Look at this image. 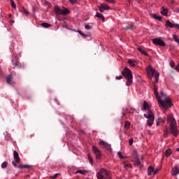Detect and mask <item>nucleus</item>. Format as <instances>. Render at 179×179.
<instances>
[{"instance_id":"obj_29","label":"nucleus","mask_w":179,"mask_h":179,"mask_svg":"<svg viewBox=\"0 0 179 179\" xmlns=\"http://www.w3.org/2000/svg\"><path fill=\"white\" fill-rule=\"evenodd\" d=\"M3 134L6 137V138H7V139L10 138V137H11V136H10V134H9L8 131H4Z\"/></svg>"},{"instance_id":"obj_7","label":"nucleus","mask_w":179,"mask_h":179,"mask_svg":"<svg viewBox=\"0 0 179 179\" xmlns=\"http://www.w3.org/2000/svg\"><path fill=\"white\" fill-rule=\"evenodd\" d=\"M145 117L148 118V126H152L154 123L155 120V115L152 113V110L150 109H148V114L146 113L144 114Z\"/></svg>"},{"instance_id":"obj_47","label":"nucleus","mask_w":179,"mask_h":179,"mask_svg":"<svg viewBox=\"0 0 179 179\" xmlns=\"http://www.w3.org/2000/svg\"><path fill=\"white\" fill-rule=\"evenodd\" d=\"M24 13L25 14H29V11L27 10H25V9L24 10Z\"/></svg>"},{"instance_id":"obj_30","label":"nucleus","mask_w":179,"mask_h":179,"mask_svg":"<svg viewBox=\"0 0 179 179\" xmlns=\"http://www.w3.org/2000/svg\"><path fill=\"white\" fill-rule=\"evenodd\" d=\"M8 162H7V161H4L1 164V168H6V166H8Z\"/></svg>"},{"instance_id":"obj_9","label":"nucleus","mask_w":179,"mask_h":179,"mask_svg":"<svg viewBox=\"0 0 179 179\" xmlns=\"http://www.w3.org/2000/svg\"><path fill=\"white\" fill-rule=\"evenodd\" d=\"M92 150H93L94 153L95 154L96 159H101V156H102V152L99 150V148H98V147H96V145H92Z\"/></svg>"},{"instance_id":"obj_27","label":"nucleus","mask_w":179,"mask_h":179,"mask_svg":"<svg viewBox=\"0 0 179 179\" xmlns=\"http://www.w3.org/2000/svg\"><path fill=\"white\" fill-rule=\"evenodd\" d=\"M17 168H27V169H29V168H31V165H17Z\"/></svg>"},{"instance_id":"obj_48","label":"nucleus","mask_w":179,"mask_h":179,"mask_svg":"<svg viewBox=\"0 0 179 179\" xmlns=\"http://www.w3.org/2000/svg\"><path fill=\"white\" fill-rule=\"evenodd\" d=\"M159 122H160L159 117H158V120L157 122V126H159Z\"/></svg>"},{"instance_id":"obj_52","label":"nucleus","mask_w":179,"mask_h":179,"mask_svg":"<svg viewBox=\"0 0 179 179\" xmlns=\"http://www.w3.org/2000/svg\"><path fill=\"white\" fill-rule=\"evenodd\" d=\"M8 16H9L10 18H11L12 17V14H9Z\"/></svg>"},{"instance_id":"obj_11","label":"nucleus","mask_w":179,"mask_h":179,"mask_svg":"<svg viewBox=\"0 0 179 179\" xmlns=\"http://www.w3.org/2000/svg\"><path fill=\"white\" fill-rule=\"evenodd\" d=\"M99 144L101 145H103L107 150H111V145H110V144H109L108 143H106L103 140H101L99 141Z\"/></svg>"},{"instance_id":"obj_14","label":"nucleus","mask_w":179,"mask_h":179,"mask_svg":"<svg viewBox=\"0 0 179 179\" xmlns=\"http://www.w3.org/2000/svg\"><path fill=\"white\" fill-rule=\"evenodd\" d=\"M165 24L170 28H176V24H172L169 20H166Z\"/></svg>"},{"instance_id":"obj_39","label":"nucleus","mask_w":179,"mask_h":179,"mask_svg":"<svg viewBox=\"0 0 179 179\" xmlns=\"http://www.w3.org/2000/svg\"><path fill=\"white\" fill-rule=\"evenodd\" d=\"M58 175H59V173H55L52 176H50V178H52V179H55L56 178L58 177Z\"/></svg>"},{"instance_id":"obj_42","label":"nucleus","mask_w":179,"mask_h":179,"mask_svg":"<svg viewBox=\"0 0 179 179\" xmlns=\"http://www.w3.org/2000/svg\"><path fill=\"white\" fill-rule=\"evenodd\" d=\"M70 3H71L72 4H75L76 3H77V0H69Z\"/></svg>"},{"instance_id":"obj_53","label":"nucleus","mask_w":179,"mask_h":179,"mask_svg":"<svg viewBox=\"0 0 179 179\" xmlns=\"http://www.w3.org/2000/svg\"><path fill=\"white\" fill-rule=\"evenodd\" d=\"M13 22H15V21H13V20H10V23L13 24Z\"/></svg>"},{"instance_id":"obj_13","label":"nucleus","mask_w":179,"mask_h":179,"mask_svg":"<svg viewBox=\"0 0 179 179\" xmlns=\"http://www.w3.org/2000/svg\"><path fill=\"white\" fill-rule=\"evenodd\" d=\"M109 8H110V7L107 4H101V6H99L100 13H103V11H105V10H109Z\"/></svg>"},{"instance_id":"obj_55","label":"nucleus","mask_w":179,"mask_h":179,"mask_svg":"<svg viewBox=\"0 0 179 179\" xmlns=\"http://www.w3.org/2000/svg\"><path fill=\"white\" fill-rule=\"evenodd\" d=\"M178 13H179V8H178Z\"/></svg>"},{"instance_id":"obj_23","label":"nucleus","mask_w":179,"mask_h":179,"mask_svg":"<svg viewBox=\"0 0 179 179\" xmlns=\"http://www.w3.org/2000/svg\"><path fill=\"white\" fill-rule=\"evenodd\" d=\"M13 77V74H9V76L6 78V83L10 84Z\"/></svg>"},{"instance_id":"obj_8","label":"nucleus","mask_w":179,"mask_h":179,"mask_svg":"<svg viewBox=\"0 0 179 179\" xmlns=\"http://www.w3.org/2000/svg\"><path fill=\"white\" fill-rule=\"evenodd\" d=\"M12 63L13 66H15L17 69L24 68V64L20 62V59L17 57H14V59H12Z\"/></svg>"},{"instance_id":"obj_17","label":"nucleus","mask_w":179,"mask_h":179,"mask_svg":"<svg viewBox=\"0 0 179 179\" xmlns=\"http://www.w3.org/2000/svg\"><path fill=\"white\" fill-rule=\"evenodd\" d=\"M89 171L87 169H78L76 171V173H81L82 175H87Z\"/></svg>"},{"instance_id":"obj_38","label":"nucleus","mask_w":179,"mask_h":179,"mask_svg":"<svg viewBox=\"0 0 179 179\" xmlns=\"http://www.w3.org/2000/svg\"><path fill=\"white\" fill-rule=\"evenodd\" d=\"M160 169H161V168H157L156 169H154V175L157 173V172H159V171H160Z\"/></svg>"},{"instance_id":"obj_15","label":"nucleus","mask_w":179,"mask_h":179,"mask_svg":"<svg viewBox=\"0 0 179 179\" xmlns=\"http://www.w3.org/2000/svg\"><path fill=\"white\" fill-rule=\"evenodd\" d=\"M135 109L134 108H132L131 109L129 110V109H123V112H122V117H124V116H126V113L125 112L128 113H131V112H134Z\"/></svg>"},{"instance_id":"obj_36","label":"nucleus","mask_w":179,"mask_h":179,"mask_svg":"<svg viewBox=\"0 0 179 179\" xmlns=\"http://www.w3.org/2000/svg\"><path fill=\"white\" fill-rule=\"evenodd\" d=\"M135 164H136V165H141V159H139L138 158H137L135 161Z\"/></svg>"},{"instance_id":"obj_6","label":"nucleus","mask_w":179,"mask_h":179,"mask_svg":"<svg viewBox=\"0 0 179 179\" xmlns=\"http://www.w3.org/2000/svg\"><path fill=\"white\" fill-rule=\"evenodd\" d=\"M55 12L56 13V15H61L63 14V15H66L69 13V10L66 8V7H63V8H60L58 6H55Z\"/></svg>"},{"instance_id":"obj_50","label":"nucleus","mask_w":179,"mask_h":179,"mask_svg":"<svg viewBox=\"0 0 179 179\" xmlns=\"http://www.w3.org/2000/svg\"><path fill=\"white\" fill-rule=\"evenodd\" d=\"M176 28H178V29H179V24H176Z\"/></svg>"},{"instance_id":"obj_2","label":"nucleus","mask_w":179,"mask_h":179,"mask_svg":"<svg viewBox=\"0 0 179 179\" xmlns=\"http://www.w3.org/2000/svg\"><path fill=\"white\" fill-rule=\"evenodd\" d=\"M167 121L169 123H170V130L171 133L175 136V137H177L178 134V127H177V123L176 119H174L173 115H167Z\"/></svg>"},{"instance_id":"obj_45","label":"nucleus","mask_w":179,"mask_h":179,"mask_svg":"<svg viewBox=\"0 0 179 179\" xmlns=\"http://www.w3.org/2000/svg\"><path fill=\"white\" fill-rule=\"evenodd\" d=\"M12 164L14 165L15 167L17 166V165L15 161H12Z\"/></svg>"},{"instance_id":"obj_1","label":"nucleus","mask_w":179,"mask_h":179,"mask_svg":"<svg viewBox=\"0 0 179 179\" xmlns=\"http://www.w3.org/2000/svg\"><path fill=\"white\" fill-rule=\"evenodd\" d=\"M154 92H155V95L157 98V99L158 100V103H159V105H161V106H162V108H169L171 106H172L173 103L170 99V98H166V95L164 94V92H163V91L161 92V96L159 94L158 92V87L157 85H156V84H154ZM164 98V99H162V98Z\"/></svg>"},{"instance_id":"obj_34","label":"nucleus","mask_w":179,"mask_h":179,"mask_svg":"<svg viewBox=\"0 0 179 179\" xmlns=\"http://www.w3.org/2000/svg\"><path fill=\"white\" fill-rule=\"evenodd\" d=\"M143 108H144V109H148V108H149V105H148V102H146V101H144Z\"/></svg>"},{"instance_id":"obj_46","label":"nucleus","mask_w":179,"mask_h":179,"mask_svg":"<svg viewBox=\"0 0 179 179\" xmlns=\"http://www.w3.org/2000/svg\"><path fill=\"white\" fill-rule=\"evenodd\" d=\"M79 33L80 35H82L83 36H86V35H85V34H83V32H82V31H79Z\"/></svg>"},{"instance_id":"obj_43","label":"nucleus","mask_w":179,"mask_h":179,"mask_svg":"<svg viewBox=\"0 0 179 179\" xmlns=\"http://www.w3.org/2000/svg\"><path fill=\"white\" fill-rule=\"evenodd\" d=\"M170 64H171V67H175L174 62H171Z\"/></svg>"},{"instance_id":"obj_56","label":"nucleus","mask_w":179,"mask_h":179,"mask_svg":"<svg viewBox=\"0 0 179 179\" xmlns=\"http://www.w3.org/2000/svg\"><path fill=\"white\" fill-rule=\"evenodd\" d=\"M178 66H179V64H178Z\"/></svg>"},{"instance_id":"obj_4","label":"nucleus","mask_w":179,"mask_h":179,"mask_svg":"<svg viewBox=\"0 0 179 179\" xmlns=\"http://www.w3.org/2000/svg\"><path fill=\"white\" fill-rule=\"evenodd\" d=\"M147 73L149 78H152L155 76V83H158L159 81V73L155 70V69H153L151 66H148L147 68Z\"/></svg>"},{"instance_id":"obj_5","label":"nucleus","mask_w":179,"mask_h":179,"mask_svg":"<svg viewBox=\"0 0 179 179\" xmlns=\"http://www.w3.org/2000/svg\"><path fill=\"white\" fill-rule=\"evenodd\" d=\"M97 179H111V175L105 169L101 168L99 172L96 173Z\"/></svg>"},{"instance_id":"obj_19","label":"nucleus","mask_w":179,"mask_h":179,"mask_svg":"<svg viewBox=\"0 0 179 179\" xmlns=\"http://www.w3.org/2000/svg\"><path fill=\"white\" fill-rule=\"evenodd\" d=\"M168 13H169V8H165V7H162V10L161 11V14H162V15L167 16L168 15Z\"/></svg>"},{"instance_id":"obj_12","label":"nucleus","mask_w":179,"mask_h":179,"mask_svg":"<svg viewBox=\"0 0 179 179\" xmlns=\"http://www.w3.org/2000/svg\"><path fill=\"white\" fill-rule=\"evenodd\" d=\"M13 157L15 162H17V163L20 162L21 159H20V157L19 156V152H17L16 150L13 151Z\"/></svg>"},{"instance_id":"obj_49","label":"nucleus","mask_w":179,"mask_h":179,"mask_svg":"<svg viewBox=\"0 0 179 179\" xmlns=\"http://www.w3.org/2000/svg\"><path fill=\"white\" fill-rule=\"evenodd\" d=\"M129 164H124V167H125V168L127 169V168H129Z\"/></svg>"},{"instance_id":"obj_18","label":"nucleus","mask_w":179,"mask_h":179,"mask_svg":"<svg viewBox=\"0 0 179 179\" xmlns=\"http://www.w3.org/2000/svg\"><path fill=\"white\" fill-rule=\"evenodd\" d=\"M128 63L130 66H132L133 67H134L135 66H136V64H138L136 60H132V59H129L128 60Z\"/></svg>"},{"instance_id":"obj_54","label":"nucleus","mask_w":179,"mask_h":179,"mask_svg":"<svg viewBox=\"0 0 179 179\" xmlns=\"http://www.w3.org/2000/svg\"><path fill=\"white\" fill-rule=\"evenodd\" d=\"M176 150H177V151H179V147H178V148H176Z\"/></svg>"},{"instance_id":"obj_32","label":"nucleus","mask_w":179,"mask_h":179,"mask_svg":"<svg viewBox=\"0 0 179 179\" xmlns=\"http://www.w3.org/2000/svg\"><path fill=\"white\" fill-rule=\"evenodd\" d=\"M117 155L120 158H122V159L127 158V157H124V155H122V152H121V151L117 152Z\"/></svg>"},{"instance_id":"obj_40","label":"nucleus","mask_w":179,"mask_h":179,"mask_svg":"<svg viewBox=\"0 0 179 179\" xmlns=\"http://www.w3.org/2000/svg\"><path fill=\"white\" fill-rule=\"evenodd\" d=\"M92 28V27H91V25H89V24L85 25V29L89 30V29H91Z\"/></svg>"},{"instance_id":"obj_44","label":"nucleus","mask_w":179,"mask_h":179,"mask_svg":"<svg viewBox=\"0 0 179 179\" xmlns=\"http://www.w3.org/2000/svg\"><path fill=\"white\" fill-rule=\"evenodd\" d=\"M122 78V76H117V77H116V79L117 80H121Z\"/></svg>"},{"instance_id":"obj_21","label":"nucleus","mask_w":179,"mask_h":179,"mask_svg":"<svg viewBox=\"0 0 179 179\" xmlns=\"http://www.w3.org/2000/svg\"><path fill=\"white\" fill-rule=\"evenodd\" d=\"M96 17L100 18L102 21H104L105 20V17H103V14H101L100 13H96Z\"/></svg>"},{"instance_id":"obj_28","label":"nucleus","mask_w":179,"mask_h":179,"mask_svg":"<svg viewBox=\"0 0 179 179\" xmlns=\"http://www.w3.org/2000/svg\"><path fill=\"white\" fill-rule=\"evenodd\" d=\"M134 24H131L130 25H127L125 29L132 30V29H134Z\"/></svg>"},{"instance_id":"obj_51","label":"nucleus","mask_w":179,"mask_h":179,"mask_svg":"<svg viewBox=\"0 0 179 179\" xmlns=\"http://www.w3.org/2000/svg\"><path fill=\"white\" fill-rule=\"evenodd\" d=\"M176 70H177L178 71H179V67L178 66H176V67H175Z\"/></svg>"},{"instance_id":"obj_41","label":"nucleus","mask_w":179,"mask_h":179,"mask_svg":"<svg viewBox=\"0 0 179 179\" xmlns=\"http://www.w3.org/2000/svg\"><path fill=\"white\" fill-rule=\"evenodd\" d=\"M129 145H132V144H133V143H134V138H130V139L129 140Z\"/></svg>"},{"instance_id":"obj_25","label":"nucleus","mask_w":179,"mask_h":179,"mask_svg":"<svg viewBox=\"0 0 179 179\" xmlns=\"http://www.w3.org/2000/svg\"><path fill=\"white\" fill-rule=\"evenodd\" d=\"M152 17H153V18H155V20H158V21H162V17L158 16V15H157V14H153V15H152Z\"/></svg>"},{"instance_id":"obj_10","label":"nucleus","mask_w":179,"mask_h":179,"mask_svg":"<svg viewBox=\"0 0 179 179\" xmlns=\"http://www.w3.org/2000/svg\"><path fill=\"white\" fill-rule=\"evenodd\" d=\"M153 43L155 45H159L160 46H166V43L161 38H155L152 39Z\"/></svg>"},{"instance_id":"obj_24","label":"nucleus","mask_w":179,"mask_h":179,"mask_svg":"<svg viewBox=\"0 0 179 179\" xmlns=\"http://www.w3.org/2000/svg\"><path fill=\"white\" fill-rule=\"evenodd\" d=\"M171 152L172 151L171 148H168V150L165 151V155H166V157H170V155H171Z\"/></svg>"},{"instance_id":"obj_37","label":"nucleus","mask_w":179,"mask_h":179,"mask_svg":"<svg viewBox=\"0 0 179 179\" xmlns=\"http://www.w3.org/2000/svg\"><path fill=\"white\" fill-rule=\"evenodd\" d=\"M159 120L162 122V123H164L166 122V117H159Z\"/></svg>"},{"instance_id":"obj_16","label":"nucleus","mask_w":179,"mask_h":179,"mask_svg":"<svg viewBox=\"0 0 179 179\" xmlns=\"http://www.w3.org/2000/svg\"><path fill=\"white\" fill-rule=\"evenodd\" d=\"M179 173V167L178 166H174L172 168V175L176 176Z\"/></svg>"},{"instance_id":"obj_22","label":"nucleus","mask_w":179,"mask_h":179,"mask_svg":"<svg viewBox=\"0 0 179 179\" xmlns=\"http://www.w3.org/2000/svg\"><path fill=\"white\" fill-rule=\"evenodd\" d=\"M148 175H152V172H153V173H154L155 169H154L153 166H152V165H150V166L148 167Z\"/></svg>"},{"instance_id":"obj_20","label":"nucleus","mask_w":179,"mask_h":179,"mask_svg":"<svg viewBox=\"0 0 179 179\" xmlns=\"http://www.w3.org/2000/svg\"><path fill=\"white\" fill-rule=\"evenodd\" d=\"M137 49L139 50V52H141V53L145 55V56H149L148 53H147V52H145L144 50V48H137Z\"/></svg>"},{"instance_id":"obj_26","label":"nucleus","mask_w":179,"mask_h":179,"mask_svg":"<svg viewBox=\"0 0 179 179\" xmlns=\"http://www.w3.org/2000/svg\"><path fill=\"white\" fill-rule=\"evenodd\" d=\"M41 25L44 28H49L50 27H51V24H48V22H42Z\"/></svg>"},{"instance_id":"obj_33","label":"nucleus","mask_w":179,"mask_h":179,"mask_svg":"<svg viewBox=\"0 0 179 179\" xmlns=\"http://www.w3.org/2000/svg\"><path fill=\"white\" fill-rule=\"evenodd\" d=\"M173 40L175 41V42H177V43H179V38L177 35H173Z\"/></svg>"},{"instance_id":"obj_3","label":"nucleus","mask_w":179,"mask_h":179,"mask_svg":"<svg viewBox=\"0 0 179 179\" xmlns=\"http://www.w3.org/2000/svg\"><path fill=\"white\" fill-rule=\"evenodd\" d=\"M122 76L127 78V85H131L133 83V74L131 70L128 67H125L122 71Z\"/></svg>"},{"instance_id":"obj_31","label":"nucleus","mask_w":179,"mask_h":179,"mask_svg":"<svg viewBox=\"0 0 179 179\" xmlns=\"http://www.w3.org/2000/svg\"><path fill=\"white\" fill-rule=\"evenodd\" d=\"M131 126V123L130 122H129L128 120H127L124 123V127H127V129H129Z\"/></svg>"},{"instance_id":"obj_35","label":"nucleus","mask_w":179,"mask_h":179,"mask_svg":"<svg viewBox=\"0 0 179 179\" xmlns=\"http://www.w3.org/2000/svg\"><path fill=\"white\" fill-rule=\"evenodd\" d=\"M88 158H89L90 162L91 164H93L94 159H93L92 155H90V154H88Z\"/></svg>"}]
</instances>
